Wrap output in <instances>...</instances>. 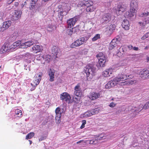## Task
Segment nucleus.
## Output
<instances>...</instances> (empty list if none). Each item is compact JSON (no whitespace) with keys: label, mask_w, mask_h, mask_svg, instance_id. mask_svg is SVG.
Instances as JSON below:
<instances>
[{"label":"nucleus","mask_w":149,"mask_h":149,"mask_svg":"<svg viewBox=\"0 0 149 149\" xmlns=\"http://www.w3.org/2000/svg\"><path fill=\"white\" fill-rule=\"evenodd\" d=\"M33 51L36 53L40 52L42 49V47L39 45H35L32 48Z\"/></svg>","instance_id":"obj_24"},{"label":"nucleus","mask_w":149,"mask_h":149,"mask_svg":"<svg viewBox=\"0 0 149 149\" xmlns=\"http://www.w3.org/2000/svg\"><path fill=\"white\" fill-rule=\"evenodd\" d=\"M115 27L116 26L115 24H111L109 26L108 29L111 32H112L115 29Z\"/></svg>","instance_id":"obj_38"},{"label":"nucleus","mask_w":149,"mask_h":149,"mask_svg":"<svg viewBox=\"0 0 149 149\" xmlns=\"http://www.w3.org/2000/svg\"><path fill=\"white\" fill-rule=\"evenodd\" d=\"M61 117V115L56 114L55 117L56 120L59 121L60 120V118Z\"/></svg>","instance_id":"obj_49"},{"label":"nucleus","mask_w":149,"mask_h":149,"mask_svg":"<svg viewBox=\"0 0 149 149\" xmlns=\"http://www.w3.org/2000/svg\"><path fill=\"white\" fill-rule=\"evenodd\" d=\"M115 104L113 102H112L110 103L109 106L110 107H115Z\"/></svg>","instance_id":"obj_52"},{"label":"nucleus","mask_w":149,"mask_h":149,"mask_svg":"<svg viewBox=\"0 0 149 149\" xmlns=\"http://www.w3.org/2000/svg\"><path fill=\"white\" fill-rule=\"evenodd\" d=\"M111 17V15L110 14H105L102 15L101 22L102 23H107L110 20Z\"/></svg>","instance_id":"obj_10"},{"label":"nucleus","mask_w":149,"mask_h":149,"mask_svg":"<svg viewBox=\"0 0 149 149\" xmlns=\"http://www.w3.org/2000/svg\"><path fill=\"white\" fill-rule=\"evenodd\" d=\"M133 46L132 45H130L128 46L129 49L131 50L133 48Z\"/></svg>","instance_id":"obj_55"},{"label":"nucleus","mask_w":149,"mask_h":149,"mask_svg":"<svg viewBox=\"0 0 149 149\" xmlns=\"http://www.w3.org/2000/svg\"><path fill=\"white\" fill-rule=\"evenodd\" d=\"M40 81V79H38L37 77L36 78V80L35 81H33V82L31 84V85L34 88L33 89L31 90V91H33L35 89L36 87L39 84Z\"/></svg>","instance_id":"obj_26"},{"label":"nucleus","mask_w":149,"mask_h":149,"mask_svg":"<svg viewBox=\"0 0 149 149\" xmlns=\"http://www.w3.org/2000/svg\"><path fill=\"white\" fill-rule=\"evenodd\" d=\"M92 115V113L91 111H89L86 112L83 114L81 115V117L87 118L90 116Z\"/></svg>","instance_id":"obj_31"},{"label":"nucleus","mask_w":149,"mask_h":149,"mask_svg":"<svg viewBox=\"0 0 149 149\" xmlns=\"http://www.w3.org/2000/svg\"><path fill=\"white\" fill-rule=\"evenodd\" d=\"M139 75L141 77L143 78H149V68L144 69L140 71Z\"/></svg>","instance_id":"obj_12"},{"label":"nucleus","mask_w":149,"mask_h":149,"mask_svg":"<svg viewBox=\"0 0 149 149\" xmlns=\"http://www.w3.org/2000/svg\"><path fill=\"white\" fill-rule=\"evenodd\" d=\"M133 48L134 49V50H138V47H133Z\"/></svg>","instance_id":"obj_57"},{"label":"nucleus","mask_w":149,"mask_h":149,"mask_svg":"<svg viewBox=\"0 0 149 149\" xmlns=\"http://www.w3.org/2000/svg\"><path fill=\"white\" fill-rule=\"evenodd\" d=\"M22 14V12L20 10H15L14 13L11 17L12 19L14 20L18 19L20 17Z\"/></svg>","instance_id":"obj_13"},{"label":"nucleus","mask_w":149,"mask_h":149,"mask_svg":"<svg viewBox=\"0 0 149 149\" xmlns=\"http://www.w3.org/2000/svg\"><path fill=\"white\" fill-rule=\"evenodd\" d=\"M135 11H134L131 10V9H130V11H127L126 12L125 14V17L127 18H130L133 16L135 13Z\"/></svg>","instance_id":"obj_23"},{"label":"nucleus","mask_w":149,"mask_h":149,"mask_svg":"<svg viewBox=\"0 0 149 149\" xmlns=\"http://www.w3.org/2000/svg\"><path fill=\"white\" fill-rule=\"evenodd\" d=\"M86 122H83L81 126L80 127V128L81 129H83L85 125L86 124Z\"/></svg>","instance_id":"obj_51"},{"label":"nucleus","mask_w":149,"mask_h":149,"mask_svg":"<svg viewBox=\"0 0 149 149\" xmlns=\"http://www.w3.org/2000/svg\"><path fill=\"white\" fill-rule=\"evenodd\" d=\"M144 109H146L149 108V101L146 102L145 105L143 106Z\"/></svg>","instance_id":"obj_45"},{"label":"nucleus","mask_w":149,"mask_h":149,"mask_svg":"<svg viewBox=\"0 0 149 149\" xmlns=\"http://www.w3.org/2000/svg\"><path fill=\"white\" fill-rule=\"evenodd\" d=\"M113 70L111 68L107 69L102 72V74L105 77H109L110 76Z\"/></svg>","instance_id":"obj_19"},{"label":"nucleus","mask_w":149,"mask_h":149,"mask_svg":"<svg viewBox=\"0 0 149 149\" xmlns=\"http://www.w3.org/2000/svg\"><path fill=\"white\" fill-rule=\"evenodd\" d=\"M147 59L148 61H149V57H148L147 58Z\"/></svg>","instance_id":"obj_62"},{"label":"nucleus","mask_w":149,"mask_h":149,"mask_svg":"<svg viewBox=\"0 0 149 149\" xmlns=\"http://www.w3.org/2000/svg\"><path fill=\"white\" fill-rule=\"evenodd\" d=\"M35 135L33 132H31L28 133L26 136V139L28 140L32 138Z\"/></svg>","instance_id":"obj_33"},{"label":"nucleus","mask_w":149,"mask_h":149,"mask_svg":"<svg viewBox=\"0 0 149 149\" xmlns=\"http://www.w3.org/2000/svg\"><path fill=\"white\" fill-rule=\"evenodd\" d=\"M31 7H30V9H33V8L34 7V6H35V4H32L31 3Z\"/></svg>","instance_id":"obj_56"},{"label":"nucleus","mask_w":149,"mask_h":149,"mask_svg":"<svg viewBox=\"0 0 149 149\" xmlns=\"http://www.w3.org/2000/svg\"><path fill=\"white\" fill-rule=\"evenodd\" d=\"M12 51L10 45L8 43H6L2 46L0 49V52L1 53H3Z\"/></svg>","instance_id":"obj_9"},{"label":"nucleus","mask_w":149,"mask_h":149,"mask_svg":"<svg viewBox=\"0 0 149 149\" xmlns=\"http://www.w3.org/2000/svg\"><path fill=\"white\" fill-rule=\"evenodd\" d=\"M127 75L124 74L122 73L119 74L118 76L114 78L115 81H116L117 84L120 81H125L127 80Z\"/></svg>","instance_id":"obj_7"},{"label":"nucleus","mask_w":149,"mask_h":149,"mask_svg":"<svg viewBox=\"0 0 149 149\" xmlns=\"http://www.w3.org/2000/svg\"><path fill=\"white\" fill-rule=\"evenodd\" d=\"M143 109V105L141 104L137 107L135 106V112H136L135 114L136 115L137 113Z\"/></svg>","instance_id":"obj_30"},{"label":"nucleus","mask_w":149,"mask_h":149,"mask_svg":"<svg viewBox=\"0 0 149 149\" xmlns=\"http://www.w3.org/2000/svg\"><path fill=\"white\" fill-rule=\"evenodd\" d=\"M11 22L10 21H8L4 22L3 23V27L1 29L3 31L7 29L11 25Z\"/></svg>","instance_id":"obj_22"},{"label":"nucleus","mask_w":149,"mask_h":149,"mask_svg":"<svg viewBox=\"0 0 149 149\" xmlns=\"http://www.w3.org/2000/svg\"><path fill=\"white\" fill-rule=\"evenodd\" d=\"M42 75V74L41 73H40V74H39V75H38V79H40V80H41V76Z\"/></svg>","instance_id":"obj_58"},{"label":"nucleus","mask_w":149,"mask_h":149,"mask_svg":"<svg viewBox=\"0 0 149 149\" xmlns=\"http://www.w3.org/2000/svg\"><path fill=\"white\" fill-rule=\"evenodd\" d=\"M100 95V94L99 93L92 92L90 94L89 97L91 99L94 100L99 97Z\"/></svg>","instance_id":"obj_16"},{"label":"nucleus","mask_w":149,"mask_h":149,"mask_svg":"<svg viewBox=\"0 0 149 149\" xmlns=\"http://www.w3.org/2000/svg\"><path fill=\"white\" fill-rule=\"evenodd\" d=\"M93 3L92 1H86L85 2H83L82 3V6L83 5H84L88 7L87 10H88L89 9V8H88L89 7H90L92 6L93 4Z\"/></svg>","instance_id":"obj_28"},{"label":"nucleus","mask_w":149,"mask_h":149,"mask_svg":"<svg viewBox=\"0 0 149 149\" xmlns=\"http://www.w3.org/2000/svg\"><path fill=\"white\" fill-rule=\"evenodd\" d=\"M54 27H55V26L52 24H49L47 28V30L49 31L52 32L53 30Z\"/></svg>","instance_id":"obj_36"},{"label":"nucleus","mask_w":149,"mask_h":149,"mask_svg":"<svg viewBox=\"0 0 149 149\" xmlns=\"http://www.w3.org/2000/svg\"><path fill=\"white\" fill-rule=\"evenodd\" d=\"M134 76L132 74H130L129 75H127V79H132L134 77Z\"/></svg>","instance_id":"obj_50"},{"label":"nucleus","mask_w":149,"mask_h":149,"mask_svg":"<svg viewBox=\"0 0 149 149\" xmlns=\"http://www.w3.org/2000/svg\"><path fill=\"white\" fill-rule=\"evenodd\" d=\"M38 1V0H31V3L32 4H35Z\"/></svg>","instance_id":"obj_53"},{"label":"nucleus","mask_w":149,"mask_h":149,"mask_svg":"<svg viewBox=\"0 0 149 149\" xmlns=\"http://www.w3.org/2000/svg\"><path fill=\"white\" fill-rule=\"evenodd\" d=\"M15 114L17 115V117H21L22 115V111L18 109H17L15 111Z\"/></svg>","instance_id":"obj_35"},{"label":"nucleus","mask_w":149,"mask_h":149,"mask_svg":"<svg viewBox=\"0 0 149 149\" xmlns=\"http://www.w3.org/2000/svg\"><path fill=\"white\" fill-rule=\"evenodd\" d=\"M55 72L54 70H52L51 69L49 70L48 72L49 77V80L50 81L52 82L54 80Z\"/></svg>","instance_id":"obj_18"},{"label":"nucleus","mask_w":149,"mask_h":149,"mask_svg":"<svg viewBox=\"0 0 149 149\" xmlns=\"http://www.w3.org/2000/svg\"><path fill=\"white\" fill-rule=\"evenodd\" d=\"M52 54L54 56H56L55 58H57V55L59 53L60 49L58 47L56 46H54L52 48Z\"/></svg>","instance_id":"obj_17"},{"label":"nucleus","mask_w":149,"mask_h":149,"mask_svg":"<svg viewBox=\"0 0 149 149\" xmlns=\"http://www.w3.org/2000/svg\"><path fill=\"white\" fill-rule=\"evenodd\" d=\"M21 44V41L19 40H18L14 42L13 45L10 46L11 48L12 49V50H13V49L16 47L17 46L20 45Z\"/></svg>","instance_id":"obj_27"},{"label":"nucleus","mask_w":149,"mask_h":149,"mask_svg":"<svg viewBox=\"0 0 149 149\" xmlns=\"http://www.w3.org/2000/svg\"><path fill=\"white\" fill-rule=\"evenodd\" d=\"M149 37V32H148L143 35L141 38L142 40H144Z\"/></svg>","instance_id":"obj_42"},{"label":"nucleus","mask_w":149,"mask_h":149,"mask_svg":"<svg viewBox=\"0 0 149 149\" xmlns=\"http://www.w3.org/2000/svg\"><path fill=\"white\" fill-rule=\"evenodd\" d=\"M31 56V55L30 53H27L25 54V57H28Z\"/></svg>","instance_id":"obj_54"},{"label":"nucleus","mask_w":149,"mask_h":149,"mask_svg":"<svg viewBox=\"0 0 149 149\" xmlns=\"http://www.w3.org/2000/svg\"><path fill=\"white\" fill-rule=\"evenodd\" d=\"M77 19V17H75L68 20L67 23L68 28H73Z\"/></svg>","instance_id":"obj_8"},{"label":"nucleus","mask_w":149,"mask_h":149,"mask_svg":"<svg viewBox=\"0 0 149 149\" xmlns=\"http://www.w3.org/2000/svg\"><path fill=\"white\" fill-rule=\"evenodd\" d=\"M85 40L84 38H81L72 43L70 45V47L73 48L79 47L84 44Z\"/></svg>","instance_id":"obj_5"},{"label":"nucleus","mask_w":149,"mask_h":149,"mask_svg":"<svg viewBox=\"0 0 149 149\" xmlns=\"http://www.w3.org/2000/svg\"><path fill=\"white\" fill-rule=\"evenodd\" d=\"M49 0H43V1H44L45 2H47V1H49Z\"/></svg>","instance_id":"obj_63"},{"label":"nucleus","mask_w":149,"mask_h":149,"mask_svg":"<svg viewBox=\"0 0 149 149\" xmlns=\"http://www.w3.org/2000/svg\"><path fill=\"white\" fill-rule=\"evenodd\" d=\"M34 44L33 41H27L24 43H21L20 45V47L22 48H26L30 47Z\"/></svg>","instance_id":"obj_15"},{"label":"nucleus","mask_w":149,"mask_h":149,"mask_svg":"<svg viewBox=\"0 0 149 149\" xmlns=\"http://www.w3.org/2000/svg\"><path fill=\"white\" fill-rule=\"evenodd\" d=\"M95 71V68L89 65L86 66L84 69V71L86 74L87 77H91L94 75Z\"/></svg>","instance_id":"obj_4"},{"label":"nucleus","mask_w":149,"mask_h":149,"mask_svg":"<svg viewBox=\"0 0 149 149\" xmlns=\"http://www.w3.org/2000/svg\"><path fill=\"white\" fill-rule=\"evenodd\" d=\"M63 111V109H61L60 107H57L55 110V113L56 114L61 115Z\"/></svg>","instance_id":"obj_34"},{"label":"nucleus","mask_w":149,"mask_h":149,"mask_svg":"<svg viewBox=\"0 0 149 149\" xmlns=\"http://www.w3.org/2000/svg\"><path fill=\"white\" fill-rule=\"evenodd\" d=\"M61 98L62 100L65 101L68 103H70V100L71 97L69 94L67 93H63L61 95Z\"/></svg>","instance_id":"obj_11"},{"label":"nucleus","mask_w":149,"mask_h":149,"mask_svg":"<svg viewBox=\"0 0 149 149\" xmlns=\"http://www.w3.org/2000/svg\"><path fill=\"white\" fill-rule=\"evenodd\" d=\"M15 5L16 6H17L19 5V3L17 2H16L15 3Z\"/></svg>","instance_id":"obj_59"},{"label":"nucleus","mask_w":149,"mask_h":149,"mask_svg":"<svg viewBox=\"0 0 149 149\" xmlns=\"http://www.w3.org/2000/svg\"><path fill=\"white\" fill-rule=\"evenodd\" d=\"M117 84L116 81H115L114 79H113L112 80L108 82L105 85V87L106 88H110L111 87L115 86Z\"/></svg>","instance_id":"obj_14"},{"label":"nucleus","mask_w":149,"mask_h":149,"mask_svg":"<svg viewBox=\"0 0 149 149\" xmlns=\"http://www.w3.org/2000/svg\"><path fill=\"white\" fill-rule=\"evenodd\" d=\"M137 82V80L135 79H132L123 82V85L130 86L136 84Z\"/></svg>","instance_id":"obj_25"},{"label":"nucleus","mask_w":149,"mask_h":149,"mask_svg":"<svg viewBox=\"0 0 149 149\" xmlns=\"http://www.w3.org/2000/svg\"><path fill=\"white\" fill-rule=\"evenodd\" d=\"M97 143V140L94 139H92L90 141V144H93L94 145H96Z\"/></svg>","instance_id":"obj_44"},{"label":"nucleus","mask_w":149,"mask_h":149,"mask_svg":"<svg viewBox=\"0 0 149 149\" xmlns=\"http://www.w3.org/2000/svg\"><path fill=\"white\" fill-rule=\"evenodd\" d=\"M99 63L101 67H104L105 66V63L107 60L104 55L102 53H99L97 55Z\"/></svg>","instance_id":"obj_3"},{"label":"nucleus","mask_w":149,"mask_h":149,"mask_svg":"<svg viewBox=\"0 0 149 149\" xmlns=\"http://www.w3.org/2000/svg\"><path fill=\"white\" fill-rule=\"evenodd\" d=\"M135 106H129L128 110L129 111H132V112H135Z\"/></svg>","instance_id":"obj_41"},{"label":"nucleus","mask_w":149,"mask_h":149,"mask_svg":"<svg viewBox=\"0 0 149 149\" xmlns=\"http://www.w3.org/2000/svg\"><path fill=\"white\" fill-rule=\"evenodd\" d=\"M100 34H97L92 38L93 41H95L100 38Z\"/></svg>","instance_id":"obj_43"},{"label":"nucleus","mask_w":149,"mask_h":149,"mask_svg":"<svg viewBox=\"0 0 149 149\" xmlns=\"http://www.w3.org/2000/svg\"><path fill=\"white\" fill-rule=\"evenodd\" d=\"M116 40L115 39H113L110 43L109 49H112L116 46Z\"/></svg>","instance_id":"obj_29"},{"label":"nucleus","mask_w":149,"mask_h":149,"mask_svg":"<svg viewBox=\"0 0 149 149\" xmlns=\"http://www.w3.org/2000/svg\"><path fill=\"white\" fill-rule=\"evenodd\" d=\"M127 6L125 4L120 3L117 6L116 13L118 15H119L125 10Z\"/></svg>","instance_id":"obj_6"},{"label":"nucleus","mask_w":149,"mask_h":149,"mask_svg":"<svg viewBox=\"0 0 149 149\" xmlns=\"http://www.w3.org/2000/svg\"><path fill=\"white\" fill-rule=\"evenodd\" d=\"M43 58L45 60L46 63H49L50 61L52 60V58L51 56L46 55L43 56Z\"/></svg>","instance_id":"obj_32"},{"label":"nucleus","mask_w":149,"mask_h":149,"mask_svg":"<svg viewBox=\"0 0 149 149\" xmlns=\"http://www.w3.org/2000/svg\"><path fill=\"white\" fill-rule=\"evenodd\" d=\"M17 37V34L16 33L13 34L11 36V39L13 40H15Z\"/></svg>","instance_id":"obj_46"},{"label":"nucleus","mask_w":149,"mask_h":149,"mask_svg":"<svg viewBox=\"0 0 149 149\" xmlns=\"http://www.w3.org/2000/svg\"><path fill=\"white\" fill-rule=\"evenodd\" d=\"M74 95L77 97H73V101L76 103H78L79 101V97L82 95V92L80 88V86L79 84L76 86L74 88Z\"/></svg>","instance_id":"obj_2"},{"label":"nucleus","mask_w":149,"mask_h":149,"mask_svg":"<svg viewBox=\"0 0 149 149\" xmlns=\"http://www.w3.org/2000/svg\"><path fill=\"white\" fill-rule=\"evenodd\" d=\"M138 6V3L136 0H132L130 3L131 10L134 11Z\"/></svg>","instance_id":"obj_20"},{"label":"nucleus","mask_w":149,"mask_h":149,"mask_svg":"<svg viewBox=\"0 0 149 149\" xmlns=\"http://www.w3.org/2000/svg\"><path fill=\"white\" fill-rule=\"evenodd\" d=\"M122 25L123 27L125 30H127L129 29L130 24L129 21L126 19H124L122 22Z\"/></svg>","instance_id":"obj_21"},{"label":"nucleus","mask_w":149,"mask_h":149,"mask_svg":"<svg viewBox=\"0 0 149 149\" xmlns=\"http://www.w3.org/2000/svg\"><path fill=\"white\" fill-rule=\"evenodd\" d=\"M54 13L58 14V17L57 19L59 20L62 21L64 15L67 14V13L65 10H64L61 5H59L56 8L55 10H54Z\"/></svg>","instance_id":"obj_1"},{"label":"nucleus","mask_w":149,"mask_h":149,"mask_svg":"<svg viewBox=\"0 0 149 149\" xmlns=\"http://www.w3.org/2000/svg\"><path fill=\"white\" fill-rule=\"evenodd\" d=\"M98 139H104L105 138V136L103 134H100L98 136Z\"/></svg>","instance_id":"obj_48"},{"label":"nucleus","mask_w":149,"mask_h":149,"mask_svg":"<svg viewBox=\"0 0 149 149\" xmlns=\"http://www.w3.org/2000/svg\"><path fill=\"white\" fill-rule=\"evenodd\" d=\"M149 15V13L148 12H144L142 14H141L140 16L141 17H145V16H146Z\"/></svg>","instance_id":"obj_47"},{"label":"nucleus","mask_w":149,"mask_h":149,"mask_svg":"<svg viewBox=\"0 0 149 149\" xmlns=\"http://www.w3.org/2000/svg\"><path fill=\"white\" fill-rule=\"evenodd\" d=\"M14 0H10V1H11L10 3L12 2L13 1H14Z\"/></svg>","instance_id":"obj_64"},{"label":"nucleus","mask_w":149,"mask_h":149,"mask_svg":"<svg viewBox=\"0 0 149 149\" xmlns=\"http://www.w3.org/2000/svg\"><path fill=\"white\" fill-rule=\"evenodd\" d=\"M83 141V140H80L79 141H78L77 142V144H78L79 143H81V142H82V141Z\"/></svg>","instance_id":"obj_60"},{"label":"nucleus","mask_w":149,"mask_h":149,"mask_svg":"<svg viewBox=\"0 0 149 149\" xmlns=\"http://www.w3.org/2000/svg\"><path fill=\"white\" fill-rule=\"evenodd\" d=\"M29 142L30 144V145L32 143V141H31L30 140H29Z\"/></svg>","instance_id":"obj_61"},{"label":"nucleus","mask_w":149,"mask_h":149,"mask_svg":"<svg viewBox=\"0 0 149 149\" xmlns=\"http://www.w3.org/2000/svg\"><path fill=\"white\" fill-rule=\"evenodd\" d=\"M70 29H68L67 30V33L68 35H71L72 34L73 31V28H70Z\"/></svg>","instance_id":"obj_40"},{"label":"nucleus","mask_w":149,"mask_h":149,"mask_svg":"<svg viewBox=\"0 0 149 149\" xmlns=\"http://www.w3.org/2000/svg\"><path fill=\"white\" fill-rule=\"evenodd\" d=\"M100 111V109L99 108H96L95 109H92L91 111L92 113V115L98 113Z\"/></svg>","instance_id":"obj_37"},{"label":"nucleus","mask_w":149,"mask_h":149,"mask_svg":"<svg viewBox=\"0 0 149 149\" xmlns=\"http://www.w3.org/2000/svg\"><path fill=\"white\" fill-rule=\"evenodd\" d=\"M149 23V20H146L144 21L143 22H139V24L141 25H142L143 26H145V25L147 24H148Z\"/></svg>","instance_id":"obj_39"}]
</instances>
